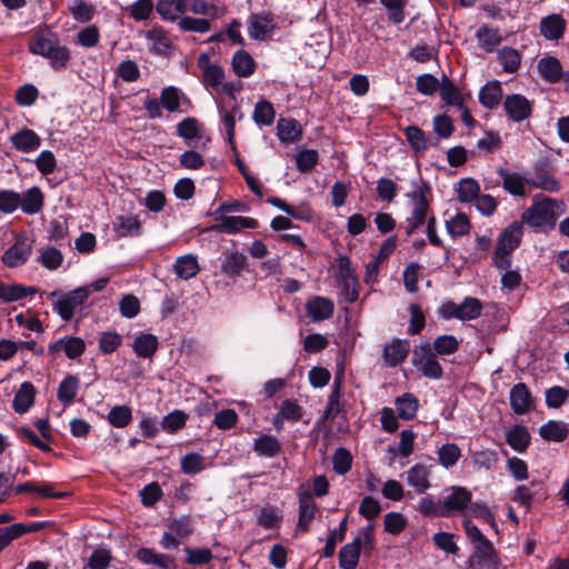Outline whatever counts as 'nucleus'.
<instances>
[{"instance_id":"nucleus-1","label":"nucleus","mask_w":569,"mask_h":569,"mask_svg":"<svg viewBox=\"0 0 569 569\" xmlns=\"http://www.w3.org/2000/svg\"><path fill=\"white\" fill-rule=\"evenodd\" d=\"M565 210V202H558L548 197L540 199L537 196L532 204L523 211L521 219L536 231H547L555 228L558 217Z\"/></svg>"},{"instance_id":"nucleus-2","label":"nucleus","mask_w":569,"mask_h":569,"mask_svg":"<svg viewBox=\"0 0 569 569\" xmlns=\"http://www.w3.org/2000/svg\"><path fill=\"white\" fill-rule=\"evenodd\" d=\"M29 49L50 59L54 68L66 67L70 59L68 48L60 46L58 37L49 30L37 32L29 42Z\"/></svg>"},{"instance_id":"nucleus-3","label":"nucleus","mask_w":569,"mask_h":569,"mask_svg":"<svg viewBox=\"0 0 569 569\" xmlns=\"http://www.w3.org/2000/svg\"><path fill=\"white\" fill-rule=\"evenodd\" d=\"M430 191V187L421 181L420 184H415L413 190L408 194L412 201L411 216L407 219L408 236L412 234L416 229L421 227L426 220L430 209L429 201L427 200V193Z\"/></svg>"},{"instance_id":"nucleus-4","label":"nucleus","mask_w":569,"mask_h":569,"mask_svg":"<svg viewBox=\"0 0 569 569\" xmlns=\"http://www.w3.org/2000/svg\"><path fill=\"white\" fill-rule=\"evenodd\" d=\"M56 297H58L53 303L56 311L64 321H70L74 316L76 309L88 299L89 288L79 287L64 295H59V291L54 290L48 295L50 300H53Z\"/></svg>"},{"instance_id":"nucleus-5","label":"nucleus","mask_w":569,"mask_h":569,"mask_svg":"<svg viewBox=\"0 0 569 569\" xmlns=\"http://www.w3.org/2000/svg\"><path fill=\"white\" fill-rule=\"evenodd\" d=\"M481 312L482 303L479 299L473 297L465 298L460 305L447 301L439 309L440 317L447 320L452 318L460 320H473L479 318Z\"/></svg>"},{"instance_id":"nucleus-6","label":"nucleus","mask_w":569,"mask_h":569,"mask_svg":"<svg viewBox=\"0 0 569 569\" xmlns=\"http://www.w3.org/2000/svg\"><path fill=\"white\" fill-rule=\"evenodd\" d=\"M412 363L428 378L439 379L442 376V367L436 359L430 343H421L415 348Z\"/></svg>"},{"instance_id":"nucleus-7","label":"nucleus","mask_w":569,"mask_h":569,"mask_svg":"<svg viewBox=\"0 0 569 569\" xmlns=\"http://www.w3.org/2000/svg\"><path fill=\"white\" fill-rule=\"evenodd\" d=\"M475 552L470 557L471 569H498L497 553L487 538L473 545Z\"/></svg>"},{"instance_id":"nucleus-8","label":"nucleus","mask_w":569,"mask_h":569,"mask_svg":"<svg viewBox=\"0 0 569 569\" xmlns=\"http://www.w3.org/2000/svg\"><path fill=\"white\" fill-rule=\"evenodd\" d=\"M471 492L467 488L451 487L450 493L441 501L446 517L465 511L471 502Z\"/></svg>"},{"instance_id":"nucleus-9","label":"nucleus","mask_w":569,"mask_h":569,"mask_svg":"<svg viewBox=\"0 0 569 569\" xmlns=\"http://www.w3.org/2000/svg\"><path fill=\"white\" fill-rule=\"evenodd\" d=\"M32 253V242L27 237L18 238L2 256V262L9 268L22 266Z\"/></svg>"},{"instance_id":"nucleus-10","label":"nucleus","mask_w":569,"mask_h":569,"mask_svg":"<svg viewBox=\"0 0 569 569\" xmlns=\"http://www.w3.org/2000/svg\"><path fill=\"white\" fill-rule=\"evenodd\" d=\"M319 511L318 506L309 491L299 493V517L296 526V535L299 532L309 531L311 521L316 518Z\"/></svg>"},{"instance_id":"nucleus-11","label":"nucleus","mask_w":569,"mask_h":569,"mask_svg":"<svg viewBox=\"0 0 569 569\" xmlns=\"http://www.w3.org/2000/svg\"><path fill=\"white\" fill-rule=\"evenodd\" d=\"M410 352V343L407 339H392L382 348L383 365L388 368H395L401 365Z\"/></svg>"},{"instance_id":"nucleus-12","label":"nucleus","mask_w":569,"mask_h":569,"mask_svg":"<svg viewBox=\"0 0 569 569\" xmlns=\"http://www.w3.org/2000/svg\"><path fill=\"white\" fill-rule=\"evenodd\" d=\"M247 267L248 259L242 252L237 250H227L223 252L220 269L226 277L234 280L241 276Z\"/></svg>"},{"instance_id":"nucleus-13","label":"nucleus","mask_w":569,"mask_h":569,"mask_svg":"<svg viewBox=\"0 0 569 569\" xmlns=\"http://www.w3.org/2000/svg\"><path fill=\"white\" fill-rule=\"evenodd\" d=\"M197 66L202 71V82L206 87L217 88L222 84L224 71L219 64L211 63L208 53H200Z\"/></svg>"},{"instance_id":"nucleus-14","label":"nucleus","mask_w":569,"mask_h":569,"mask_svg":"<svg viewBox=\"0 0 569 569\" xmlns=\"http://www.w3.org/2000/svg\"><path fill=\"white\" fill-rule=\"evenodd\" d=\"M218 224L210 228L212 231L236 233L241 229H254L258 227V221L250 217L242 216H221L217 218Z\"/></svg>"},{"instance_id":"nucleus-15","label":"nucleus","mask_w":569,"mask_h":569,"mask_svg":"<svg viewBox=\"0 0 569 569\" xmlns=\"http://www.w3.org/2000/svg\"><path fill=\"white\" fill-rule=\"evenodd\" d=\"M306 311L313 322H320L332 317L335 303L329 298L315 296L307 300Z\"/></svg>"},{"instance_id":"nucleus-16","label":"nucleus","mask_w":569,"mask_h":569,"mask_svg":"<svg viewBox=\"0 0 569 569\" xmlns=\"http://www.w3.org/2000/svg\"><path fill=\"white\" fill-rule=\"evenodd\" d=\"M526 182L528 186L550 192L559 189V182L547 163L536 166L535 172L530 178H527Z\"/></svg>"},{"instance_id":"nucleus-17","label":"nucleus","mask_w":569,"mask_h":569,"mask_svg":"<svg viewBox=\"0 0 569 569\" xmlns=\"http://www.w3.org/2000/svg\"><path fill=\"white\" fill-rule=\"evenodd\" d=\"M276 22L271 13L251 14L248 32L254 40H266L274 30Z\"/></svg>"},{"instance_id":"nucleus-18","label":"nucleus","mask_w":569,"mask_h":569,"mask_svg":"<svg viewBox=\"0 0 569 569\" xmlns=\"http://www.w3.org/2000/svg\"><path fill=\"white\" fill-rule=\"evenodd\" d=\"M532 397L529 388L523 382L516 383L510 390V406L515 413H527L532 407Z\"/></svg>"},{"instance_id":"nucleus-19","label":"nucleus","mask_w":569,"mask_h":569,"mask_svg":"<svg viewBox=\"0 0 569 569\" xmlns=\"http://www.w3.org/2000/svg\"><path fill=\"white\" fill-rule=\"evenodd\" d=\"M503 108L513 121H522L531 113L530 102L521 94L508 96L503 102Z\"/></svg>"},{"instance_id":"nucleus-20","label":"nucleus","mask_w":569,"mask_h":569,"mask_svg":"<svg viewBox=\"0 0 569 569\" xmlns=\"http://www.w3.org/2000/svg\"><path fill=\"white\" fill-rule=\"evenodd\" d=\"M522 237V222L515 221L500 234L496 249L502 253H511L520 244Z\"/></svg>"},{"instance_id":"nucleus-21","label":"nucleus","mask_w":569,"mask_h":569,"mask_svg":"<svg viewBox=\"0 0 569 569\" xmlns=\"http://www.w3.org/2000/svg\"><path fill=\"white\" fill-rule=\"evenodd\" d=\"M86 350V343L78 337H66L49 345V351L57 353L63 351L69 359L80 357Z\"/></svg>"},{"instance_id":"nucleus-22","label":"nucleus","mask_w":569,"mask_h":569,"mask_svg":"<svg viewBox=\"0 0 569 569\" xmlns=\"http://www.w3.org/2000/svg\"><path fill=\"white\" fill-rule=\"evenodd\" d=\"M430 473L431 467L416 463L407 471V482L415 488L417 493L422 495L431 487L429 480Z\"/></svg>"},{"instance_id":"nucleus-23","label":"nucleus","mask_w":569,"mask_h":569,"mask_svg":"<svg viewBox=\"0 0 569 569\" xmlns=\"http://www.w3.org/2000/svg\"><path fill=\"white\" fill-rule=\"evenodd\" d=\"M146 38L151 42V52L168 57L171 53L172 42L166 30L153 27L146 32Z\"/></svg>"},{"instance_id":"nucleus-24","label":"nucleus","mask_w":569,"mask_h":569,"mask_svg":"<svg viewBox=\"0 0 569 569\" xmlns=\"http://www.w3.org/2000/svg\"><path fill=\"white\" fill-rule=\"evenodd\" d=\"M13 147L21 152H31L41 144V138L31 129L22 128L10 137Z\"/></svg>"},{"instance_id":"nucleus-25","label":"nucleus","mask_w":569,"mask_h":569,"mask_svg":"<svg viewBox=\"0 0 569 569\" xmlns=\"http://www.w3.org/2000/svg\"><path fill=\"white\" fill-rule=\"evenodd\" d=\"M136 558L144 565H153L160 569H174L172 557L159 553L156 550L142 547L137 550Z\"/></svg>"},{"instance_id":"nucleus-26","label":"nucleus","mask_w":569,"mask_h":569,"mask_svg":"<svg viewBox=\"0 0 569 569\" xmlns=\"http://www.w3.org/2000/svg\"><path fill=\"white\" fill-rule=\"evenodd\" d=\"M566 26L560 14H550L540 21V33L548 40H558L563 36Z\"/></svg>"},{"instance_id":"nucleus-27","label":"nucleus","mask_w":569,"mask_h":569,"mask_svg":"<svg viewBox=\"0 0 569 569\" xmlns=\"http://www.w3.org/2000/svg\"><path fill=\"white\" fill-rule=\"evenodd\" d=\"M361 538H356L345 545L339 551V566L341 569H355L361 553Z\"/></svg>"},{"instance_id":"nucleus-28","label":"nucleus","mask_w":569,"mask_h":569,"mask_svg":"<svg viewBox=\"0 0 569 569\" xmlns=\"http://www.w3.org/2000/svg\"><path fill=\"white\" fill-rule=\"evenodd\" d=\"M497 173L502 179L503 189L513 196H525V186L527 178L521 177L517 172H510L506 168H498Z\"/></svg>"},{"instance_id":"nucleus-29","label":"nucleus","mask_w":569,"mask_h":569,"mask_svg":"<svg viewBox=\"0 0 569 569\" xmlns=\"http://www.w3.org/2000/svg\"><path fill=\"white\" fill-rule=\"evenodd\" d=\"M277 134L281 142L292 143L301 138L302 129L300 123L292 118H281L277 123Z\"/></svg>"},{"instance_id":"nucleus-30","label":"nucleus","mask_w":569,"mask_h":569,"mask_svg":"<svg viewBox=\"0 0 569 569\" xmlns=\"http://www.w3.org/2000/svg\"><path fill=\"white\" fill-rule=\"evenodd\" d=\"M36 292L37 289L33 287H26L17 283L7 284L0 280V301L2 303L18 301Z\"/></svg>"},{"instance_id":"nucleus-31","label":"nucleus","mask_w":569,"mask_h":569,"mask_svg":"<svg viewBox=\"0 0 569 569\" xmlns=\"http://www.w3.org/2000/svg\"><path fill=\"white\" fill-rule=\"evenodd\" d=\"M157 12L162 19L176 21L187 10L186 0H159L157 3Z\"/></svg>"},{"instance_id":"nucleus-32","label":"nucleus","mask_w":569,"mask_h":569,"mask_svg":"<svg viewBox=\"0 0 569 569\" xmlns=\"http://www.w3.org/2000/svg\"><path fill=\"white\" fill-rule=\"evenodd\" d=\"M343 373L336 375L322 420L333 419L340 412V396Z\"/></svg>"},{"instance_id":"nucleus-33","label":"nucleus","mask_w":569,"mask_h":569,"mask_svg":"<svg viewBox=\"0 0 569 569\" xmlns=\"http://www.w3.org/2000/svg\"><path fill=\"white\" fill-rule=\"evenodd\" d=\"M231 67L238 77L247 78L254 72L256 62L246 50H238L232 57Z\"/></svg>"},{"instance_id":"nucleus-34","label":"nucleus","mask_w":569,"mask_h":569,"mask_svg":"<svg viewBox=\"0 0 569 569\" xmlns=\"http://www.w3.org/2000/svg\"><path fill=\"white\" fill-rule=\"evenodd\" d=\"M502 89L498 81L488 82L479 92V101L487 109H495L500 104Z\"/></svg>"},{"instance_id":"nucleus-35","label":"nucleus","mask_w":569,"mask_h":569,"mask_svg":"<svg viewBox=\"0 0 569 569\" xmlns=\"http://www.w3.org/2000/svg\"><path fill=\"white\" fill-rule=\"evenodd\" d=\"M173 270L178 278L188 280L193 278L199 272L200 268L193 254H186L176 260Z\"/></svg>"},{"instance_id":"nucleus-36","label":"nucleus","mask_w":569,"mask_h":569,"mask_svg":"<svg viewBox=\"0 0 569 569\" xmlns=\"http://www.w3.org/2000/svg\"><path fill=\"white\" fill-rule=\"evenodd\" d=\"M141 223L136 216L117 217L113 230L118 237H133L140 233Z\"/></svg>"},{"instance_id":"nucleus-37","label":"nucleus","mask_w":569,"mask_h":569,"mask_svg":"<svg viewBox=\"0 0 569 569\" xmlns=\"http://www.w3.org/2000/svg\"><path fill=\"white\" fill-rule=\"evenodd\" d=\"M132 348L138 357L151 358L158 350V339L151 333H141L134 339Z\"/></svg>"},{"instance_id":"nucleus-38","label":"nucleus","mask_w":569,"mask_h":569,"mask_svg":"<svg viewBox=\"0 0 569 569\" xmlns=\"http://www.w3.org/2000/svg\"><path fill=\"white\" fill-rule=\"evenodd\" d=\"M36 389L31 382H23L13 399L16 412H26L33 403Z\"/></svg>"},{"instance_id":"nucleus-39","label":"nucleus","mask_w":569,"mask_h":569,"mask_svg":"<svg viewBox=\"0 0 569 569\" xmlns=\"http://www.w3.org/2000/svg\"><path fill=\"white\" fill-rule=\"evenodd\" d=\"M538 70L541 77L549 82H557L562 76V67L558 59L546 57L539 60Z\"/></svg>"},{"instance_id":"nucleus-40","label":"nucleus","mask_w":569,"mask_h":569,"mask_svg":"<svg viewBox=\"0 0 569 569\" xmlns=\"http://www.w3.org/2000/svg\"><path fill=\"white\" fill-rule=\"evenodd\" d=\"M539 435L547 441H563L568 436L567 425L560 421L549 420L539 429Z\"/></svg>"},{"instance_id":"nucleus-41","label":"nucleus","mask_w":569,"mask_h":569,"mask_svg":"<svg viewBox=\"0 0 569 569\" xmlns=\"http://www.w3.org/2000/svg\"><path fill=\"white\" fill-rule=\"evenodd\" d=\"M507 443L516 451L523 452L530 443V433L523 426H515L507 432Z\"/></svg>"},{"instance_id":"nucleus-42","label":"nucleus","mask_w":569,"mask_h":569,"mask_svg":"<svg viewBox=\"0 0 569 569\" xmlns=\"http://www.w3.org/2000/svg\"><path fill=\"white\" fill-rule=\"evenodd\" d=\"M395 405L398 417L403 420H411L418 410V399L411 393L398 397Z\"/></svg>"},{"instance_id":"nucleus-43","label":"nucleus","mask_w":569,"mask_h":569,"mask_svg":"<svg viewBox=\"0 0 569 569\" xmlns=\"http://www.w3.org/2000/svg\"><path fill=\"white\" fill-rule=\"evenodd\" d=\"M43 194L38 187L29 189L23 197H21L20 207L24 213L34 214L42 209Z\"/></svg>"},{"instance_id":"nucleus-44","label":"nucleus","mask_w":569,"mask_h":569,"mask_svg":"<svg viewBox=\"0 0 569 569\" xmlns=\"http://www.w3.org/2000/svg\"><path fill=\"white\" fill-rule=\"evenodd\" d=\"M79 379L76 376L68 375L59 385L57 397L64 406L70 405L78 392Z\"/></svg>"},{"instance_id":"nucleus-45","label":"nucleus","mask_w":569,"mask_h":569,"mask_svg":"<svg viewBox=\"0 0 569 569\" xmlns=\"http://www.w3.org/2000/svg\"><path fill=\"white\" fill-rule=\"evenodd\" d=\"M274 118L276 111L270 101L261 99L254 104L252 119L258 126H271Z\"/></svg>"},{"instance_id":"nucleus-46","label":"nucleus","mask_w":569,"mask_h":569,"mask_svg":"<svg viewBox=\"0 0 569 569\" xmlns=\"http://www.w3.org/2000/svg\"><path fill=\"white\" fill-rule=\"evenodd\" d=\"M253 449L260 456L272 458L279 455L281 445L277 438L263 435L254 439Z\"/></svg>"},{"instance_id":"nucleus-47","label":"nucleus","mask_w":569,"mask_h":569,"mask_svg":"<svg viewBox=\"0 0 569 569\" xmlns=\"http://www.w3.org/2000/svg\"><path fill=\"white\" fill-rule=\"evenodd\" d=\"M476 38L479 46L487 52L493 51V49L501 42V37L498 30L488 26H481L476 32Z\"/></svg>"},{"instance_id":"nucleus-48","label":"nucleus","mask_w":569,"mask_h":569,"mask_svg":"<svg viewBox=\"0 0 569 569\" xmlns=\"http://www.w3.org/2000/svg\"><path fill=\"white\" fill-rule=\"evenodd\" d=\"M403 131L410 148L416 152H423L429 148V139L419 127L409 126Z\"/></svg>"},{"instance_id":"nucleus-49","label":"nucleus","mask_w":569,"mask_h":569,"mask_svg":"<svg viewBox=\"0 0 569 569\" xmlns=\"http://www.w3.org/2000/svg\"><path fill=\"white\" fill-rule=\"evenodd\" d=\"M132 420V410L126 405L114 406L108 413V421L116 428H124Z\"/></svg>"},{"instance_id":"nucleus-50","label":"nucleus","mask_w":569,"mask_h":569,"mask_svg":"<svg viewBox=\"0 0 569 569\" xmlns=\"http://www.w3.org/2000/svg\"><path fill=\"white\" fill-rule=\"evenodd\" d=\"M470 228V221L465 213H457L455 217L446 221V229L453 238L469 233Z\"/></svg>"},{"instance_id":"nucleus-51","label":"nucleus","mask_w":569,"mask_h":569,"mask_svg":"<svg viewBox=\"0 0 569 569\" xmlns=\"http://www.w3.org/2000/svg\"><path fill=\"white\" fill-rule=\"evenodd\" d=\"M461 457V449L452 442L445 443L438 449V459L445 468L453 467Z\"/></svg>"},{"instance_id":"nucleus-52","label":"nucleus","mask_w":569,"mask_h":569,"mask_svg":"<svg viewBox=\"0 0 569 569\" xmlns=\"http://www.w3.org/2000/svg\"><path fill=\"white\" fill-rule=\"evenodd\" d=\"M439 90L441 99L447 104L462 107L463 97L460 90L452 83V81L445 77Z\"/></svg>"},{"instance_id":"nucleus-53","label":"nucleus","mask_w":569,"mask_h":569,"mask_svg":"<svg viewBox=\"0 0 569 569\" xmlns=\"http://www.w3.org/2000/svg\"><path fill=\"white\" fill-rule=\"evenodd\" d=\"M498 60L507 72H516L520 67V54L516 49L505 47L498 52Z\"/></svg>"},{"instance_id":"nucleus-54","label":"nucleus","mask_w":569,"mask_h":569,"mask_svg":"<svg viewBox=\"0 0 569 569\" xmlns=\"http://www.w3.org/2000/svg\"><path fill=\"white\" fill-rule=\"evenodd\" d=\"M348 525V516H346L340 522L339 527L335 529L331 535L328 537L326 541V546L323 548V557L330 558L333 556L336 551L337 542H340L345 539L347 532Z\"/></svg>"},{"instance_id":"nucleus-55","label":"nucleus","mask_w":569,"mask_h":569,"mask_svg":"<svg viewBox=\"0 0 569 569\" xmlns=\"http://www.w3.org/2000/svg\"><path fill=\"white\" fill-rule=\"evenodd\" d=\"M188 415L182 410H174L167 415L161 422V427L169 433L177 432L186 426Z\"/></svg>"},{"instance_id":"nucleus-56","label":"nucleus","mask_w":569,"mask_h":569,"mask_svg":"<svg viewBox=\"0 0 569 569\" xmlns=\"http://www.w3.org/2000/svg\"><path fill=\"white\" fill-rule=\"evenodd\" d=\"M112 560L110 550L104 548H97L89 557L86 567L87 569H108Z\"/></svg>"},{"instance_id":"nucleus-57","label":"nucleus","mask_w":569,"mask_h":569,"mask_svg":"<svg viewBox=\"0 0 569 569\" xmlns=\"http://www.w3.org/2000/svg\"><path fill=\"white\" fill-rule=\"evenodd\" d=\"M280 417L286 421L297 422L303 416V408L291 399H286L279 407Z\"/></svg>"},{"instance_id":"nucleus-58","label":"nucleus","mask_w":569,"mask_h":569,"mask_svg":"<svg viewBox=\"0 0 569 569\" xmlns=\"http://www.w3.org/2000/svg\"><path fill=\"white\" fill-rule=\"evenodd\" d=\"M480 187L472 178L461 179L458 188V199L461 202H470L478 197Z\"/></svg>"},{"instance_id":"nucleus-59","label":"nucleus","mask_w":569,"mask_h":569,"mask_svg":"<svg viewBox=\"0 0 569 569\" xmlns=\"http://www.w3.org/2000/svg\"><path fill=\"white\" fill-rule=\"evenodd\" d=\"M178 26L186 32L204 33L210 30L211 23L208 19L183 17L178 22Z\"/></svg>"},{"instance_id":"nucleus-60","label":"nucleus","mask_w":569,"mask_h":569,"mask_svg":"<svg viewBox=\"0 0 569 569\" xmlns=\"http://www.w3.org/2000/svg\"><path fill=\"white\" fill-rule=\"evenodd\" d=\"M296 166L300 172H309L318 163L319 154L316 150L306 149L296 154Z\"/></svg>"},{"instance_id":"nucleus-61","label":"nucleus","mask_w":569,"mask_h":569,"mask_svg":"<svg viewBox=\"0 0 569 569\" xmlns=\"http://www.w3.org/2000/svg\"><path fill=\"white\" fill-rule=\"evenodd\" d=\"M99 40L100 31L96 24L87 26L77 33V43L84 48L96 47Z\"/></svg>"},{"instance_id":"nucleus-62","label":"nucleus","mask_w":569,"mask_h":569,"mask_svg":"<svg viewBox=\"0 0 569 569\" xmlns=\"http://www.w3.org/2000/svg\"><path fill=\"white\" fill-rule=\"evenodd\" d=\"M459 348V341L455 336L442 335L435 339L433 349L438 355H452Z\"/></svg>"},{"instance_id":"nucleus-63","label":"nucleus","mask_w":569,"mask_h":569,"mask_svg":"<svg viewBox=\"0 0 569 569\" xmlns=\"http://www.w3.org/2000/svg\"><path fill=\"white\" fill-rule=\"evenodd\" d=\"M418 511L427 517H446L442 510L441 501H436L431 496H426L419 500Z\"/></svg>"},{"instance_id":"nucleus-64","label":"nucleus","mask_w":569,"mask_h":569,"mask_svg":"<svg viewBox=\"0 0 569 569\" xmlns=\"http://www.w3.org/2000/svg\"><path fill=\"white\" fill-rule=\"evenodd\" d=\"M122 345V337L116 331L102 332L99 339V349L103 355L114 352Z\"/></svg>"}]
</instances>
